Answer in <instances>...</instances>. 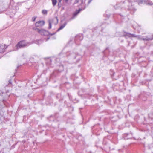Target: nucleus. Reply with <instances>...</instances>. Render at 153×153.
Returning <instances> with one entry per match:
<instances>
[{
	"label": "nucleus",
	"instance_id": "nucleus-14",
	"mask_svg": "<svg viewBox=\"0 0 153 153\" xmlns=\"http://www.w3.org/2000/svg\"><path fill=\"white\" fill-rule=\"evenodd\" d=\"M61 1L59 2H59L58 3V6L59 7H60L61 6Z\"/></svg>",
	"mask_w": 153,
	"mask_h": 153
},
{
	"label": "nucleus",
	"instance_id": "nucleus-20",
	"mask_svg": "<svg viewBox=\"0 0 153 153\" xmlns=\"http://www.w3.org/2000/svg\"><path fill=\"white\" fill-rule=\"evenodd\" d=\"M128 9L129 10H133L134 8H129V7L128 8Z\"/></svg>",
	"mask_w": 153,
	"mask_h": 153
},
{
	"label": "nucleus",
	"instance_id": "nucleus-22",
	"mask_svg": "<svg viewBox=\"0 0 153 153\" xmlns=\"http://www.w3.org/2000/svg\"><path fill=\"white\" fill-rule=\"evenodd\" d=\"M62 0H58V1H59V2L61 1Z\"/></svg>",
	"mask_w": 153,
	"mask_h": 153
},
{
	"label": "nucleus",
	"instance_id": "nucleus-18",
	"mask_svg": "<svg viewBox=\"0 0 153 153\" xmlns=\"http://www.w3.org/2000/svg\"><path fill=\"white\" fill-rule=\"evenodd\" d=\"M68 0H63V1H65L66 3H67Z\"/></svg>",
	"mask_w": 153,
	"mask_h": 153
},
{
	"label": "nucleus",
	"instance_id": "nucleus-4",
	"mask_svg": "<svg viewBox=\"0 0 153 153\" xmlns=\"http://www.w3.org/2000/svg\"><path fill=\"white\" fill-rule=\"evenodd\" d=\"M58 19L57 17H55L54 18L51 20H49L48 21L49 23L48 29H51L52 27L51 24L53 23L55 21L54 24H56L58 22Z\"/></svg>",
	"mask_w": 153,
	"mask_h": 153
},
{
	"label": "nucleus",
	"instance_id": "nucleus-3",
	"mask_svg": "<svg viewBox=\"0 0 153 153\" xmlns=\"http://www.w3.org/2000/svg\"><path fill=\"white\" fill-rule=\"evenodd\" d=\"M129 2H138L139 5L142 4L143 2L146 3L147 4L152 5L153 4V3L152 1L149 0H128Z\"/></svg>",
	"mask_w": 153,
	"mask_h": 153
},
{
	"label": "nucleus",
	"instance_id": "nucleus-15",
	"mask_svg": "<svg viewBox=\"0 0 153 153\" xmlns=\"http://www.w3.org/2000/svg\"><path fill=\"white\" fill-rule=\"evenodd\" d=\"M79 1V0H76L74 2V4H76V3H78Z\"/></svg>",
	"mask_w": 153,
	"mask_h": 153
},
{
	"label": "nucleus",
	"instance_id": "nucleus-21",
	"mask_svg": "<svg viewBox=\"0 0 153 153\" xmlns=\"http://www.w3.org/2000/svg\"><path fill=\"white\" fill-rule=\"evenodd\" d=\"M9 83H10V84H12V83L11 82V80H10L9 81Z\"/></svg>",
	"mask_w": 153,
	"mask_h": 153
},
{
	"label": "nucleus",
	"instance_id": "nucleus-2",
	"mask_svg": "<svg viewBox=\"0 0 153 153\" xmlns=\"http://www.w3.org/2000/svg\"><path fill=\"white\" fill-rule=\"evenodd\" d=\"M33 29L38 32L39 34L42 35L47 36L50 34L51 36H52L55 34V33L50 34L48 31L44 29H40L37 28H33Z\"/></svg>",
	"mask_w": 153,
	"mask_h": 153
},
{
	"label": "nucleus",
	"instance_id": "nucleus-10",
	"mask_svg": "<svg viewBox=\"0 0 153 153\" xmlns=\"http://www.w3.org/2000/svg\"><path fill=\"white\" fill-rule=\"evenodd\" d=\"M42 13L44 15H47L48 13V11L45 10H43L42 11Z\"/></svg>",
	"mask_w": 153,
	"mask_h": 153
},
{
	"label": "nucleus",
	"instance_id": "nucleus-8",
	"mask_svg": "<svg viewBox=\"0 0 153 153\" xmlns=\"http://www.w3.org/2000/svg\"><path fill=\"white\" fill-rule=\"evenodd\" d=\"M82 10V9H79L78 10H76V12L74 13L73 14V17H75L80 12V11Z\"/></svg>",
	"mask_w": 153,
	"mask_h": 153
},
{
	"label": "nucleus",
	"instance_id": "nucleus-7",
	"mask_svg": "<svg viewBox=\"0 0 153 153\" xmlns=\"http://www.w3.org/2000/svg\"><path fill=\"white\" fill-rule=\"evenodd\" d=\"M126 33L127 34L126 35V36H127L129 37H137V35H136L134 34H130L129 33ZM126 35H124L123 36H125Z\"/></svg>",
	"mask_w": 153,
	"mask_h": 153
},
{
	"label": "nucleus",
	"instance_id": "nucleus-5",
	"mask_svg": "<svg viewBox=\"0 0 153 153\" xmlns=\"http://www.w3.org/2000/svg\"><path fill=\"white\" fill-rule=\"evenodd\" d=\"M45 23V21L43 20L38 21L35 24L36 28H37L38 27H41L44 25Z\"/></svg>",
	"mask_w": 153,
	"mask_h": 153
},
{
	"label": "nucleus",
	"instance_id": "nucleus-9",
	"mask_svg": "<svg viewBox=\"0 0 153 153\" xmlns=\"http://www.w3.org/2000/svg\"><path fill=\"white\" fill-rule=\"evenodd\" d=\"M66 25V24H64L60 26L59 28L57 30V31H59L61 30Z\"/></svg>",
	"mask_w": 153,
	"mask_h": 153
},
{
	"label": "nucleus",
	"instance_id": "nucleus-11",
	"mask_svg": "<svg viewBox=\"0 0 153 153\" xmlns=\"http://www.w3.org/2000/svg\"><path fill=\"white\" fill-rule=\"evenodd\" d=\"M79 38V40H82L83 39V36L82 35H80V36H76V39H78Z\"/></svg>",
	"mask_w": 153,
	"mask_h": 153
},
{
	"label": "nucleus",
	"instance_id": "nucleus-6",
	"mask_svg": "<svg viewBox=\"0 0 153 153\" xmlns=\"http://www.w3.org/2000/svg\"><path fill=\"white\" fill-rule=\"evenodd\" d=\"M7 46L4 44H2L0 46V53H3L5 51V49Z\"/></svg>",
	"mask_w": 153,
	"mask_h": 153
},
{
	"label": "nucleus",
	"instance_id": "nucleus-16",
	"mask_svg": "<svg viewBox=\"0 0 153 153\" xmlns=\"http://www.w3.org/2000/svg\"><path fill=\"white\" fill-rule=\"evenodd\" d=\"M23 2H18L17 3V5H21L22 3H23Z\"/></svg>",
	"mask_w": 153,
	"mask_h": 153
},
{
	"label": "nucleus",
	"instance_id": "nucleus-1",
	"mask_svg": "<svg viewBox=\"0 0 153 153\" xmlns=\"http://www.w3.org/2000/svg\"><path fill=\"white\" fill-rule=\"evenodd\" d=\"M30 43V42H27L25 40H22L18 42L16 45V48L18 49L22 48H24L29 46Z\"/></svg>",
	"mask_w": 153,
	"mask_h": 153
},
{
	"label": "nucleus",
	"instance_id": "nucleus-12",
	"mask_svg": "<svg viewBox=\"0 0 153 153\" xmlns=\"http://www.w3.org/2000/svg\"><path fill=\"white\" fill-rule=\"evenodd\" d=\"M52 1V3L53 6H55L56 3H57V0H51Z\"/></svg>",
	"mask_w": 153,
	"mask_h": 153
},
{
	"label": "nucleus",
	"instance_id": "nucleus-13",
	"mask_svg": "<svg viewBox=\"0 0 153 153\" xmlns=\"http://www.w3.org/2000/svg\"><path fill=\"white\" fill-rule=\"evenodd\" d=\"M36 16H34L32 18V20L33 21H35L36 19Z\"/></svg>",
	"mask_w": 153,
	"mask_h": 153
},
{
	"label": "nucleus",
	"instance_id": "nucleus-19",
	"mask_svg": "<svg viewBox=\"0 0 153 153\" xmlns=\"http://www.w3.org/2000/svg\"><path fill=\"white\" fill-rule=\"evenodd\" d=\"M80 1L81 2V4H82L83 3V0H80Z\"/></svg>",
	"mask_w": 153,
	"mask_h": 153
},
{
	"label": "nucleus",
	"instance_id": "nucleus-17",
	"mask_svg": "<svg viewBox=\"0 0 153 153\" xmlns=\"http://www.w3.org/2000/svg\"><path fill=\"white\" fill-rule=\"evenodd\" d=\"M92 0H89L88 2V4H89L92 1Z\"/></svg>",
	"mask_w": 153,
	"mask_h": 153
}]
</instances>
